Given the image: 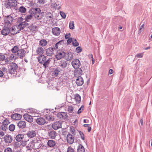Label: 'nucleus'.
<instances>
[{"label":"nucleus","instance_id":"obj_1","mask_svg":"<svg viewBox=\"0 0 152 152\" xmlns=\"http://www.w3.org/2000/svg\"><path fill=\"white\" fill-rule=\"evenodd\" d=\"M28 12L31 15L35 16V17L37 20L41 19L44 15V12H42L39 8H32Z\"/></svg>","mask_w":152,"mask_h":152},{"label":"nucleus","instance_id":"obj_2","mask_svg":"<svg viewBox=\"0 0 152 152\" xmlns=\"http://www.w3.org/2000/svg\"><path fill=\"white\" fill-rule=\"evenodd\" d=\"M17 2L16 0H8L6 3L5 7L12 10L16 11L18 10L17 7Z\"/></svg>","mask_w":152,"mask_h":152},{"label":"nucleus","instance_id":"obj_3","mask_svg":"<svg viewBox=\"0 0 152 152\" xmlns=\"http://www.w3.org/2000/svg\"><path fill=\"white\" fill-rule=\"evenodd\" d=\"M38 62L40 64H43V65L45 68L49 66L50 63V58L46 60V56L43 55L39 56L37 57Z\"/></svg>","mask_w":152,"mask_h":152},{"label":"nucleus","instance_id":"obj_4","mask_svg":"<svg viewBox=\"0 0 152 152\" xmlns=\"http://www.w3.org/2000/svg\"><path fill=\"white\" fill-rule=\"evenodd\" d=\"M14 111L19 112L20 113H23V114H27V113H34V114H40L37 112V110L32 108H30L29 109L24 110H20V108H17L14 110Z\"/></svg>","mask_w":152,"mask_h":152},{"label":"nucleus","instance_id":"obj_5","mask_svg":"<svg viewBox=\"0 0 152 152\" xmlns=\"http://www.w3.org/2000/svg\"><path fill=\"white\" fill-rule=\"evenodd\" d=\"M0 61H1V63H2V62L4 61V63L2 64H6L10 63V57L6 58L5 55L2 53H0Z\"/></svg>","mask_w":152,"mask_h":152},{"label":"nucleus","instance_id":"obj_6","mask_svg":"<svg viewBox=\"0 0 152 152\" xmlns=\"http://www.w3.org/2000/svg\"><path fill=\"white\" fill-rule=\"evenodd\" d=\"M18 68L17 64L14 63L12 62L11 63L10 65L9 68V71L10 73L14 74L16 71V69Z\"/></svg>","mask_w":152,"mask_h":152},{"label":"nucleus","instance_id":"obj_7","mask_svg":"<svg viewBox=\"0 0 152 152\" xmlns=\"http://www.w3.org/2000/svg\"><path fill=\"white\" fill-rule=\"evenodd\" d=\"M13 20V18L11 15H9L7 16L4 19L5 26H10V25L11 24L12 21Z\"/></svg>","mask_w":152,"mask_h":152},{"label":"nucleus","instance_id":"obj_8","mask_svg":"<svg viewBox=\"0 0 152 152\" xmlns=\"http://www.w3.org/2000/svg\"><path fill=\"white\" fill-rule=\"evenodd\" d=\"M26 52L24 49H20L17 53H16V58H23L25 56Z\"/></svg>","mask_w":152,"mask_h":152},{"label":"nucleus","instance_id":"obj_9","mask_svg":"<svg viewBox=\"0 0 152 152\" xmlns=\"http://www.w3.org/2000/svg\"><path fill=\"white\" fill-rule=\"evenodd\" d=\"M57 134V132L52 129H50L48 131V135L50 138L52 139H55Z\"/></svg>","mask_w":152,"mask_h":152},{"label":"nucleus","instance_id":"obj_10","mask_svg":"<svg viewBox=\"0 0 152 152\" xmlns=\"http://www.w3.org/2000/svg\"><path fill=\"white\" fill-rule=\"evenodd\" d=\"M71 64L73 67L75 69L78 68L81 65L80 60L77 59L73 60L72 61Z\"/></svg>","mask_w":152,"mask_h":152},{"label":"nucleus","instance_id":"obj_11","mask_svg":"<svg viewBox=\"0 0 152 152\" xmlns=\"http://www.w3.org/2000/svg\"><path fill=\"white\" fill-rule=\"evenodd\" d=\"M65 52L62 50H58L56 55V57L58 60H60L64 58L65 56Z\"/></svg>","mask_w":152,"mask_h":152},{"label":"nucleus","instance_id":"obj_12","mask_svg":"<svg viewBox=\"0 0 152 152\" xmlns=\"http://www.w3.org/2000/svg\"><path fill=\"white\" fill-rule=\"evenodd\" d=\"M74 137L70 133H68L66 136V140L67 142L70 144L73 143L74 141Z\"/></svg>","mask_w":152,"mask_h":152},{"label":"nucleus","instance_id":"obj_13","mask_svg":"<svg viewBox=\"0 0 152 152\" xmlns=\"http://www.w3.org/2000/svg\"><path fill=\"white\" fill-rule=\"evenodd\" d=\"M52 128L54 130H57L61 127V123L58 121L53 123L52 125Z\"/></svg>","mask_w":152,"mask_h":152},{"label":"nucleus","instance_id":"obj_14","mask_svg":"<svg viewBox=\"0 0 152 152\" xmlns=\"http://www.w3.org/2000/svg\"><path fill=\"white\" fill-rule=\"evenodd\" d=\"M4 141L7 143H9L11 142L12 141V136L9 134L6 135L4 138Z\"/></svg>","mask_w":152,"mask_h":152},{"label":"nucleus","instance_id":"obj_15","mask_svg":"<svg viewBox=\"0 0 152 152\" xmlns=\"http://www.w3.org/2000/svg\"><path fill=\"white\" fill-rule=\"evenodd\" d=\"M52 32L54 35L58 36L60 33V29L58 27H57L53 28L52 29Z\"/></svg>","mask_w":152,"mask_h":152},{"label":"nucleus","instance_id":"obj_16","mask_svg":"<svg viewBox=\"0 0 152 152\" xmlns=\"http://www.w3.org/2000/svg\"><path fill=\"white\" fill-rule=\"evenodd\" d=\"M36 121L38 124L40 125L44 124L46 121L45 118L40 117L36 119Z\"/></svg>","mask_w":152,"mask_h":152},{"label":"nucleus","instance_id":"obj_17","mask_svg":"<svg viewBox=\"0 0 152 152\" xmlns=\"http://www.w3.org/2000/svg\"><path fill=\"white\" fill-rule=\"evenodd\" d=\"M55 50L54 48H49L46 49V55L48 56H51L54 54V51Z\"/></svg>","mask_w":152,"mask_h":152},{"label":"nucleus","instance_id":"obj_18","mask_svg":"<svg viewBox=\"0 0 152 152\" xmlns=\"http://www.w3.org/2000/svg\"><path fill=\"white\" fill-rule=\"evenodd\" d=\"M11 28L10 27H6L3 29L1 31L2 34L6 36L10 32Z\"/></svg>","mask_w":152,"mask_h":152},{"label":"nucleus","instance_id":"obj_19","mask_svg":"<svg viewBox=\"0 0 152 152\" xmlns=\"http://www.w3.org/2000/svg\"><path fill=\"white\" fill-rule=\"evenodd\" d=\"M65 57L67 61L72 60L73 58V54L71 52L65 53Z\"/></svg>","mask_w":152,"mask_h":152},{"label":"nucleus","instance_id":"obj_20","mask_svg":"<svg viewBox=\"0 0 152 152\" xmlns=\"http://www.w3.org/2000/svg\"><path fill=\"white\" fill-rule=\"evenodd\" d=\"M26 134L28 137L31 138L34 137L36 135V133L34 130H31L28 131Z\"/></svg>","mask_w":152,"mask_h":152},{"label":"nucleus","instance_id":"obj_21","mask_svg":"<svg viewBox=\"0 0 152 152\" xmlns=\"http://www.w3.org/2000/svg\"><path fill=\"white\" fill-rule=\"evenodd\" d=\"M76 82L78 86L82 85L83 83V80L80 76H79L76 80Z\"/></svg>","mask_w":152,"mask_h":152},{"label":"nucleus","instance_id":"obj_22","mask_svg":"<svg viewBox=\"0 0 152 152\" xmlns=\"http://www.w3.org/2000/svg\"><path fill=\"white\" fill-rule=\"evenodd\" d=\"M25 119L28 122L31 123L33 122V117L30 115H23Z\"/></svg>","mask_w":152,"mask_h":152},{"label":"nucleus","instance_id":"obj_23","mask_svg":"<svg viewBox=\"0 0 152 152\" xmlns=\"http://www.w3.org/2000/svg\"><path fill=\"white\" fill-rule=\"evenodd\" d=\"M17 126L20 129H23L26 127V123L24 121H20L17 123Z\"/></svg>","mask_w":152,"mask_h":152},{"label":"nucleus","instance_id":"obj_24","mask_svg":"<svg viewBox=\"0 0 152 152\" xmlns=\"http://www.w3.org/2000/svg\"><path fill=\"white\" fill-rule=\"evenodd\" d=\"M44 52V50L43 48L40 46H39L37 50L36 53L37 54L39 55V56L43 55V53Z\"/></svg>","mask_w":152,"mask_h":152},{"label":"nucleus","instance_id":"obj_25","mask_svg":"<svg viewBox=\"0 0 152 152\" xmlns=\"http://www.w3.org/2000/svg\"><path fill=\"white\" fill-rule=\"evenodd\" d=\"M60 72V69L58 68L56 69H53L52 71V76L57 77Z\"/></svg>","mask_w":152,"mask_h":152},{"label":"nucleus","instance_id":"obj_26","mask_svg":"<svg viewBox=\"0 0 152 152\" xmlns=\"http://www.w3.org/2000/svg\"><path fill=\"white\" fill-rule=\"evenodd\" d=\"M22 115H11V118L13 120H19L22 118Z\"/></svg>","mask_w":152,"mask_h":152},{"label":"nucleus","instance_id":"obj_27","mask_svg":"<svg viewBox=\"0 0 152 152\" xmlns=\"http://www.w3.org/2000/svg\"><path fill=\"white\" fill-rule=\"evenodd\" d=\"M59 66L62 68H64L66 67L67 63L64 60H61L59 62Z\"/></svg>","mask_w":152,"mask_h":152},{"label":"nucleus","instance_id":"obj_28","mask_svg":"<svg viewBox=\"0 0 152 152\" xmlns=\"http://www.w3.org/2000/svg\"><path fill=\"white\" fill-rule=\"evenodd\" d=\"M76 69V70H75L74 71V74L75 75H77L80 76L82 74V70L79 67L78 68H77Z\"/></svg>","mask_w":152,"mask_h":152},{"label":"nucleus","instance_id":"obj_29","mask_svg":"<svg viewBox=\"0 0 152 152\" xmlns=\"http://www.w3.org/2000/svg\"><path fill=\"white\" fill-rule=\"evenodd\" d=\"M55 117L52 115H45V116L46 119L51 121H53L55 120Z\"/></svg>","mask_w":152,"mask_h":152},{"label":"nucleus","instance_id":"obj_30","mask_svg":"<svg viewBox=\"0 0 152 152\" xmlns=\"http://www.w3.org/2000/svg\"><path fill=\"white\" fill-rule=\"evenodd\" d=\"M24 134H18L16 137V140L18 142L20 141L24 138Z\"/></svg>","mask_w":152,"mask_h":152},{"label":"nucleus","instance_id":"obj_31","mask_svg":"<svg viewBox=\"0 0 152 152\" xmlns=\"http://www.w3.org/2000/svg\"><path fill=\"white\" fill-rule=\"evenodd\" d=\"M34 15L30 14V15H26L25 18V20L27 22H30L31 20H32L33 19Z\"/></svg>","mask_w":152,"mask_h":152},{"label":"nucleus","instance_id":"obj_32","mask_svg":"<svg viewBox=\"0 0 152 152\" xmlns=\"http://www.w3.org/2000/svg\"><path fill=\"white\" fill-rule=\"evenodd\" d=\"M74 99L77 103H79L80 102L81 100V96L79 94H75V95Z\"/></svg>","mask_w":152,"mask_h":152},{"label":"nucleus","instance_id":"obj_33","mask_svg":"<svg viewBox=\"0 0 152 152\" xmlns=\"http://www.w3.org/2000/svg\"><path fill=\"white\" fill-rule=\"evenodd\" d=\"M47 19H48V18H50L49 20H50L51 18L53 19V16L51 12L46 11L45 12Z\"/></svg>","mask_w":152,"mask_h":152},{"label":"nucleus","instance_id":"obj_34","mask_svg":"<svg viewBox=\"0 0 152 152\" xmlns=\"http://www.w3.org/2000/svg\"><path fill=\"white\" fill-rule=\"evenodd\" d=\"M55 112L54 110L53 109H46L44 110V111L42 112V113H47L49 114H51L52 113H54Z\"/></svg>","mask_w":152,"mask_h":152},{"label":"nucleus","instance_id":"obj_35","mask_svg":"<svg viewBox=\"0 0 152 152\" xmlns=\"http://www.w3.org/2000/svg\"><path fill=\"white\" fill-rule=\"evenodd\" d=\"M48 145L50 147H53L56 145L55 141L53 140H49L48 142Z\"/></svg>","mask_w":152,"mask_h":152},{"label":"nucleus","instance_id":"obj_36","mask_svg":"<svg viewBox=\"0 0 152 152\" xmlns=\"http://www.w3.org/2000/svg\"><path fill=\"white\" fill-rule=\"evenodd\" d=\"M77 152H85L84 148L82 145H79L77 147Z\"/></svg>","mask_w":152,"mask_h":152},{"label":"nucleus","instance_id":"obj_37","mask_svg":"<svg viewBox=\"0 0 152 152\" xmlns=\"http://www.w3.org/2000/svg\"><path fill=\"white\" fill-rule=\"evenodd\" d=\"M48 44L47 42L45 39H41L39 41V45L42 47H44L47 45Z\"/></svg>","mask_w":152,"mask_h":152},{"label":"nucleus","instance_id":"obj_38","mask_svg":"<svg viewBox=\"0 0 152 152\" xmlns=\"http://www.w3.org/2000/svg\"><path fill=\"white\" fill-rule=\"evenodd\" d=\"M19 49V48L18 46L15 45L11 49V51L13 53H17Z\"/></svg>","mask_w":152,"mask_h":152},{"label":"nucleus","instance_id":"obj_39","mask_svg":"<svg viewBox=\"0 0 152 152\" xmlns=\"http://www.w3.org/2000/svg\"><path fill=\"white\" fill-rule=\"evenodd\" d=\"M61 120H65L68 117L67 115H56Z\"/></svg>","mask_w":152,"mask_h":152},{"label":"nucleus","instance_id":"obj_40","mask_svg":"<svg viewBox=\"0 0 152 152\" xmlns=\"http://www.w3.org/2000/svg\"><path fill=\"white\" fill-rule=\"evenodd\" d=\"M18 11L19 12L21 13H24L26 12V9L24 7L21 6L18 9Z\"/></svg>","mask_w":152,"mask_h":152},{"label":"nucleus","instance_id":"obj_41","mask_svg":"<svg viewBox=\"0 0 152 152\" xmlns=\"http://www.w3.org/2000/svg\"><path fill=\"white\" fill-rule=\"evenodd\" d=\"M23 19L22 17H20V18H18V21L19 22H20V23L22 24L23 26V27H24V28L25 27V23L26 21H23Z\"/></svg>","mask_w":152,"mask_h":152},{"label":"nucleus","instance_id":"obj_42","mask_svg":"<svg viewBox=\"0 0 152 152\" xmlns=\"http://www.w3.org/2000/svg\"><path fill=\"white\" fill-rule=\"evenodd\" d=\"M63 43V41L62 40H61L59 42H57L56 43V44L55 45V46L53 48H54V49L55 50L57 49H58V46H59L60 45H61L62 43Z\"/></svg>","mask_w":152,"mask_h":152},{"label":"nucleus","instance_id":"obj_43","mask_svg":"<svg viewBox=\"0 0 152 152\" xmlns=\"http://www.w3.org/2000/svg\"><path fill=\"white\" fill-rule=\"evenodd\" d=\"M16 26L17 28L19 30V31L23 29L24 28L20 22L19 24L16 25Z\"/></svg>","mask_w":152,"mask_h":152},{"label":"nucleus","instance_id":"obj_44","mask_svg":"<svg viewBox=\"0 0 152 152\" xmlns=\"http://www.w3.org/2000/svg\"><path fill=\"white\" fill-rule=\"evenodd\" d=\"M72 43L73 45L74 46L76 47L79 45V43L77 42L76 39H73Z\"/></svg>","mask_w":152,"mask_h":152},{"label":"nucleus","instance_id":"obj_45","mask_svg":"<svg viewBox=\"0 0 152 152\" xmlns=\"http://www.w3.org/2000/svg\"><path fill=\"white\" fill-rule=\"evenodd\" d=\"M73 107L72 106L68 107V111L70 113H75Z\"/></svg>","mask_w":152,"mask_h":152},{"label":"nucleus","instance_id":"obj_46","mask_svg":"<svg viewBox=\"0 0 152 152\" xmlns=\"http://www.w3.org/2000/svg\"><path fill=\"white\" fill-rule=\"evenodd\" d=\"M15 129V126L14 124H11L9 126V129L11 131H13Z\"/></svg>","mask_w":152,"mask_h":152},{"label":"nucleus","instance_id":"obj_47","mask_svg":"<svg viewBox=\"0 0 152 152\" xmlns=\"http://www.w3.org/2000/svg\"><path fill=\"white\" fill-rule=\"evenodd\" d=\"M73 21H71L69 22V27L71 29H73L74 28V26Z\"/></svg>","mask_w":152,"mask_h":152},{"label":"nucleus","instance_id":"obj_48","mask_svg":"<svg viewBox=\"0 0 152 152\" xmlns=\"http://www.w3.org/2000/svg\"><path fill=\"white\" fill-rule=\"evenodd\" d=\"M7 126L3 124L2 125L1 127V129L4 131H6L7 129Z\"/></svg>","mask_w":152,"mask_h":152},{"label":"nucleus","instance_id":"obj_49","mask_svg":"<svg viewBox=\"0 0 152 152\" xmlns=\"http://www.w3.org/2000/svg\"><path fill=\"white\" fill-rule=\"evenodd\" d=\"M16 54L13 53L11 54L10 57V62H11L10 60H13L14 59H15L17 58H16Z\"/></svg>","mask_w":152,"mask_h":152},{"label":"nucleus","instance_id":"obj_50","mask_svg":"<svg viewBox=\"0 0 152 152\" xmlns=\"http://www.w3.org/2000/svg\"><path fill=\"white\" fill-rule=\"evenodd\" d=\"M10 123L9 121L7 119H4L2 122V124L7 126Z\"/></svg>","mask_w":152,"mask_h":152},{"label":"nucleus","instance_id":"obj_51","mask_svg":"<svg viewBox=\"0 0 152 152\" xmlns=\"http://www.w3.org/2000/svg\"><path fill=\"white\" fill-rule=\"evenodd\" d=\"M82 50V49L81 47L78 46L76 49V52L77 53H80Z\"/></svg>","mask_w":152,"mask_h":152},{"label":"nucleus","instance_id":"obj_52","mask_svg":"<svg viewBox=\"0 0 152 152\" xmlns=\"http://www.w3.org/2000/svg\"><path fill=\"white\" fill-rule=\"evenodd\" d=\"M79 133L80 134V137L81 139L83 140H84L85 139V137L84 134L83 132L80 131L79 132Z\"/></svg>","mask_w":152,"mask_h":152},{"label":"nucleus","instance_id":"obj_53","mask_svg":"<svg viewBox=\"0 0 152 152\" xmlns=\"http://www.w3.org/2000/svg\"><path fill=\"white\" fill-rule=\"evenodd\" d=\"M83 108L84 106L83 105H82L77 111L78 114H79L81 113L82 111L83 110Z\"/></svg>","mask_w":152,"mask_h":152},{"label":"nucleus","instance_id":"obj_54","mask_svg":"<svg viewBox=\"0 0 152 152\" xmlns=\"http://www.w3.org/2000/svg\"><path fill=\"white\" fill-rule=\"evenodd\" d=\"M60 14L61 16L63 18H65L66 17V15L65 13L63 12H60Z\"/></svg>","mask_w":152,"mask_h":152},{"label":"nucleus","instance_id":"obj_55","mask_svg":"<svg viewBox=\"0 0 152 152\" xmlns=\"http://www.w3.org/2000/svg\"><path fill=\"white\" fill-rule=\"evenodd\" d=\"M143 53H139L137 54L135 56L136 57L138 58H141L143 57Z\"/></svg>","mask_w":152,"mask_h":152},{"label":"nucleus","instance_id":"obj_56","mask_svg":"<svg viewBox=\"0 0 152 152\" xmlns=\"http://www.w3.org/2000/svg\"><path fill=\"white\" fill-rule=\"evenodd\" d=\"M67 152H75V151L72 148L69 147L67 149Z\"/></svg>","mask_w":152,"mask_h":152},{"label":"nucleus","instance_id":"obj_57","mask_svg":"<svg viewBox=\"0 0 152 152\" xmlns=\"http://www.w3.org/2000/svg\"><path fill=\"white\" fill-rule=\"evenodd\" d=\"M37 2L40 4H43L45 3V0H37Z\"/></svg>","mask_w":152,"mask_h":152},{"label":"nucleus","instance_id":"obj_58","mask_svg":"<svg viewBox=\"0 0 152 152\" xmlns=\"http://www.w3.org/2000/svg\"><path fill=\"white\" fill-rule=\"evenodd\" d=\"M68 39L67 41V45H68L70 44L71 42H72L73 40L72 38H68Z\"/></svg>","mask_w":152,"mask_h":152},{"label":"nucleus","instance_id":"obj_59","mask_svg":"<svg viewBox=\"0 0 152 152\" xmlns=\"http://www.w3.org/2000/svg\"><path fill=\"white\" fill-rule=\"evenodd\" d=\"M71 36V34L70 33L68 34H66L65 35V37L66 39H68L69 38V37Z\"/></svg>","mask_w":152,"mask_h":152},{"label":"nucleus","instance_id":"obj_60","mask_svg":"<svg viewBox=\"0 0 152 152\" xmlns=\"http://www.w3.org/2000/svg\"><path fill=\"white\" fill-rule=\"evenodd\" d=\"M70 131L72 134L74 135L75 134V130L74 128H72L70 127Z\"/></svg>","mask_w":152,"mask_h":152},{"label":"nucleus","instance_id":"obj_61","mask_svg":"<svg viewBox=\"0 0 152 152\" xmlns=\"http://www.w3.org/2000/svg\"><path fill=\"white\" fill-rule=\"evenodd\" d=\"M55 6H57H57H58V9H59L60 8H61V6H60L59 5V4H57V3H55Z\"/></svg>","mask_w":152,"mask_h":152},{"label":"nucleus","instance_id":"obj_62","mask_svg":"<svg viewBox=\"0 0 152 152\" xmlns=\"http://www.w3.org/2000/svg\"><path fill=\"white\" fill-rule=\"evenodd\" d=\"M4 73L3 72L1 71L0 70V77H2L3 76Z\"/></svg>","mask_w":152,"mask_h":152},{"label":"nucleus","instance_id":"obj_63","mask_svg":"<svg viewBox=\"0 0 152 152\" xmlns=\"http://www.w3.org/2000/svg\"><path fill=\"white\" fill-rule=\"evenodd\" d=\"M144 24H143L142 25H141V26H140V28H139V31L140 32V33L141 32L140 30L142 29V28H144Z\"/></svg>","mask_w":152,"mask_h":152},{"label":"nucleus","instance_id":"obj_64","mask_svg":"<svg viewBox=\"0 0 152 152\" xmlns=\"http://www.w3.org/2000/svg\"><path fill=\"white\" fill-rule=\"evenodd\" d=\"M4 133L2 132H0V137H2L4 135Z\"/></svg>","mask_w":152,"mask_h":152}]
</instances>
